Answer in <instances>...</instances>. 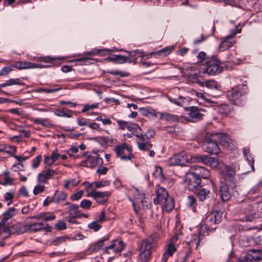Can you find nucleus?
<instances>
[{
	"label": "nucleus",
	"mask_w": 262,
	"mask_h": 262,
	"mask_svg": "<svg viewBox=\"0 0 262 262\" xmlns=\"http://www.w3.org/2000/svg\"><path fill=\"white\" fill-rule=\"evenodd\" d=\"M156 195L154 199V203L156 205L163 203L169 197L167 191L160 185L157 186Z\"/></svg>",
	"instance_id": "16"
},
{
	"label": "nucleus",
	"mask_w": 262,
	"mask_h": 262,
	"mask_svg": "<svg viewBox=\"0 0 262 262\" xmlns=\"http://www.w3.org/2000/svg\"><path fill=\"white\" fill-rule=\"evenodd\" d=\"M207 137L208 139L209 138L211 140L216 141L217 144L227 148H232L234 147V143H235L225 133H207Z\"/></svg>",
	"instance_id": "3"
},
{
	"label": "nucleus",
	"mask_w": 262,
	"mask_h": 262,
	"mask_svg": "<svg viewBox=\"0 0 262 262\" xmlns=\"http://www.w3.org/2000/svg\"><path fill=\"white\" fill-rule=\"evenodd\" d=\"M138 148L141 150L148 151L152 148V144L150 142H141L137 141Z\"/></svg>",
	"instance_id": "38"
},
{
	"label": "nucleus",
	"mask_w": 262,
	"mask_h": 262,
	"mask_svg": "<svg viewBox=\"0 0 262 262\" xmlns=\"http://www.w3.org/2000/svg\"><path fill=\"white\" fill-rule=\"evenodd\" d=\"M92 202L91 201L88 200H83L81 202L80 206L81 207L85 209L90 208L91 206Z\"/></svg>",
	"instance_id": "60"
},
{
	"label": "nucleus",
	"mask_w": 262,
	"mask_h": 262,
	"mask_svg": "<svg viewBox=\"0 0 262 262\" xmlns=\"http://www.w3.org/2000/svg\"><path fill=\"white\" fill-rule=\"evenodd\" d=\"M243 26V25L239 24L234 29L230 31V34L220 43L219 47L220 51H224L233 45L235 43L233 38L238 33L240 32Z\"/></svg>",
	"instance_id": "8"
},
{
	"label": "nucleus",
	"mask_w": 262,
	"mask_h": 262,
	"mask_svg": "<svg viewBox=\"0 0 262 262\" xmlns=\"http://www.w3.org/2000/svg\"><path fill=\"white\" fill-rule=\"evenodd\" d=\"M67 195L63 192H60L56 198L54 199L55 202L57 203L60 201H63L67 198Z\"/></svg>",
	"instance_id": "57"
},
{
	"label": "nucleus",
	"mask_w": 262,
	"mask_h": 262,
	"mask_svg": "<svg viewBox=\"0 0 262 262\" xmlns=\"http://www.w3.org/2000/svg\"><path fill=\"white\" fill-rule=\"evenodd\" d=\"M79 151L78 147L77 146L71 147L68 151L67 154L74 159H76L79 157L78 155H75L74 154L77 153Z\"/></svg>",
	"instance_id": "48"
},
{
	"label": "nucleus",
	"mask_w": 262,
	"mask_h": 262,
	"mask_svg": "<svg viewBox=\"0 0 262 262\" xmlns=\"http://www.w3.org/2000/svg\"><path fill=\"white\" fill-rule=\"evenodd\" d=\"M209 139V138L207 139V133H206L202 140L204 151L211 155L218 154L220 152V149L216 141Z\"/></svg>",
	"instance_id": "10"
},
{
	"label": "nucleus",
	"mask_w": 262,
	"mask_h": 262,
	"mask_svg": "<svg viewBox=\"0 0 262 262\" xmlns=\"http://www.w3.org/2000/svg\"><path fill=\"white\" fill-rule=\"evenodd\" d=\"M124 247L125 244L123 241L117 239L113 240L110 245V248H111L115 253L121 252Z\"/></svg>",
	"instance_id": "27"
},
{
	"label": "nucleus",
	"mask_w": 262,
	"mask_h": 262,
	"mask_svg": "<svg viewBox=\"0 0 262 262\" xmlns=\"http://www.w3.org/2000/svg\"><path fill=\"white\" fill-rule=\"evenodd\" d=\"M201 85H205L207 88L210 89L217 90L219 85L216 81L213 80H207L205 82H200Z\"/></svg>",
	"instance_id": "37"
},
{
	"label": "nucleus",
	"mask_w": 262,
	"mask_h": 262,
	"mask_svg": "<svg viewBox=\"0 0 262 262\" xmlns=\"http://www.w3.org/2000/svg\"><path fill=\"white\" fill-rule=\"evenodd\" d=\"M195 246V243L191 244V240L189 242H187L184 249L185 255L182 257L181 260H178L177 262H186L188 258L191 253V247Z\"/></svg>",
	"instance_id": "29"
},
{
	"label": "nucleus",
	"mask_w": 262,
	"mask_h": 262,
	"mask_svg": "<svg viewBox=\"0 0 262 262\" xmlns=\"http://www.w3.org/2000/svg\"><path fill=\"white\" fill-rule=\"evenodd\" d=\"M197 195L200 200L202 201L206 200L208 197V194L210 193V191L205 188H201L196 191Z\"/></svg>",
	"instance_id": "39"
},
{
	"label": "nucleus",
	"mask_w": 262,
	"mask_h": 262,
	"mask_svg": "<svg viewBox=\"0 0 262 262\" xmlns=\"http://www.w3.org/2000/svg\"><path fill=\"white\" fill-rule=\"evenodd\" d=\"M66 205L69 206V211L71 215L78 216L79 215V212L78 209L79 206L75 204H72L70 203H66Z\"/></svg>",
	"instance_id": "42"
},
{
	"label": "nucleus",
	"mask_w": 262,
	"mask_h": 262,
	"mask_svg": "<svg viewBox=\"0 0 262 262\" xmlns=\"http://www.w3.org/2000/svg\"><path fill=\"white\" fill-rule=\"evenodd\" d=\"M248 92L246 84L236 85L227 92L228 99L233 103L239 105L241 103V98Z\"/></svg>",
	"instance_id": "2"
},
{
	"label": "nucleus",
	"mask_w": 262,
	"mask_h": 262,
	"mask_svg": "<svg viewBox=\"0 0 262 262\" xmlns=\"http://www.w3.org/2000/svg\"><path fill=\"white\" fill-rule=\"evenodd\" d=\"M176 251V248L173 243H170L167 246L164 252L170 256H172L173 253Z\"/></svg>",
	"instance_id": "47"
},
{
	"label": "nucleus",
	"mask_w": 262,
	"mask_h": 262,
	"mask_svg": "<svg viewBox=\"0 0 262 262\" xmlns=\"http://www.w3.org/2000/svg\"><path fill=\"white\" fill-rule=\"evenodd\" d=\"M220 195L221 199L223 201H227L231 198L228 187L224 183H221L220 186Z\"/></svg>",
	"instance_id": "26"
},
{
	"label": "nucleus",
	"mask_w": 262,
	"mask_h": 262,
	"mask_svg": "<svg viewBox=\"0 0 262 262\" xmlns=\"http://www.w3.org/2000/svg\"><path fill=\"white\" fill-rule=\"evenodd\" d=\"M12 66L11 67H6L4 68L0 71V76H5L8 75L10 72L12 71Z\"/></svg>",
	"instance_id": "61"
},
{
	"label": "nucleus",
	"mask_w": 262,
	"mask_h": 262,
	"mask_svg": "<svg viewBox=\"0 0 262 262\" xmlns=\"http://www.w3.org/2000/svg\"><path fill=\"white\" fill-rule=\"evenodd\" d=\"M59 89H60L59 88L53 89L38 88V89H35V90H33V91L34 92H36V93L45 92L46 93H51L58 91Z\"/></svg>",
	"instance_id": "50"
},
{
	"label": "nucleus",
	"mask_w": 262,
	"mask_h": 262,
	"mask_svg": "<svg viewBox=\"0 0 262 262\" xmlns=\"http://www.w3.org/2000/svg\"><path fill=\"white\" fill-rule=\"evenodd\" d=\"M261 260H262V249H252L245 256V260L246 262Z\"/></svg>",
	"instance_id": "18"
},
{
	"label": "nucleus",
	"mask_w": 262,
	"mask_h": 262,
	"mask_svg": "<svg viewBox=\"0 0 262 262\" xmlns=\"http://www.w3.org/2000/svg\"><path fill=\"white\" fill-rule=\"evenodd\" d=\"M135 195L136 197V203H140L143 209H148L150 207V203L146 201L145 196L143 194L140 193L139 191L137 190L136 193L135 194Z\"/></svg>",
	"instance_id": "25"
},
{
	"label": "nucleus",
	"mask_w": 262,
	"mask_h": 262,
	"mask_svg": "<svg viewBox=\"0 0 262 262\" xmlns=\"http://www.w3.org/2000/svg\"><path fill=\"white\" fill-rule=\"evenodd\" d=\"M185 182L189 191L196 192L201 188V179L194 176L190 171L186 173Z\"/></svg>",
	"instance_id": "9"
},
{
	"label": "nucleus",
	"mask_w": 262,
	"mask_h": 262,
	"mask_svg": "<svg viewBox=\"0 0 262 262\" xmlns=\"http://www.w3.org/2000/svg\"><path fill=\"white\" fill-rule=\"evenodd\" d=\"M168 99L171 102L182 107L187 105L191 101L190 97H183L181 95L175 97H169Z\"/></svg>",
	"instance_id": "21"
},
{
	"label": "nucleus",
	"mask_w": 262,
	"mask_h": 262,
	"mask_svg": "<svg viewBox=\"0 0 262 262\" xmlns=\"http://www.w3.org/2000/svg\"><path fill=\"white\" fill-rule=\"evenodd\" d=\"M160 118L169 122H178L180 121L179 117L176 115L169 114L167 113H160Z\"/></svg>",
	"instance_id": "31"
},
{
	"label": "nucleus",
	"mask_w": 262,
	"mask_h": 262,
	"mask_svg": "<svg viewBox=\"0 0 262 262\" xmlns=\"http://www.w3.org/2000/svg\"><path fill=\"white\" fill-rule=\"evenodd\" d=\"M108 73L111 75L120 77H127L129 75V74L127 72H123L118 70L110 71Z\"/></svg>",
	"instance_id": "54"
},
{
	"label": "nucleus",
	"mask_w": 262,
	"mask_h": 262,
	"mask_svg": "<svg viewBox=\"0 0 262 262\" xmlns=\"http://www.w3.org/2000/svg\"><path fill=\"white\" fill-rule=\"evenodd\" d=\"M105 60L118 64H122L127 62L126 56L121 55H113L112 56L106 58Z\"/></svg>",
	"instance_id": "30"
},
{
	"label": "nucleus",
	"mask_w": 262,
	"mask_h": 262,
	"mask_svg": "<svg viewBox=\"0 0 262 262\" xmlns=\"http://www.w3.org/2000/svg\"><path fill=\"white\" fill-rule=\"evenodd\" d=\"M111 193V191H99L92 189L88 195L92 197L99 205H104L107 203Z\"/></svg>",
	"instance_id": "12"
},
{
	"label": "nucleus",
	"mask_w": 262,
	"mask_h": 262,
	"mask_svg": "<svg viewBox=\"0 0 262 262\" xmlns=\"http://www.w3.org/2000/svg\"><path fill=\"white\" fill-rule=\"evenodd\" d=\"M55 227L59 230H63L66 229L67 226L64 222L59 221L55 225Z\"/></svg>",
	"instance_id": "59"
},
{
	"label": "nucleus",
	"mask_w": 262,
	"mask_h": 262,
	"mask_svg": "<svg viewBox=\"0 0 262 262\" xmlns=\"http://www.w3.org/2000/svg\"><path fill=\"white\" fill-rule=\"evenodd\" d=\"M153 246L151 239H145L143 240L140 245V253L138 258V262H147L151 255V250Z\"/></svg>",
	"instance_id": "6"
},
{
	"label": "nucleus",
	"mask_w": 262,
	"mask_h": 262,
	"mask_svg": "<svg viewBox=\"0 0 262 262\" xmlns=\"http://www.w3.org/2000/svg\"><path fill=\"white\" fill-rule=\"evenodd\" d=\"M110 185V182L108 180H102L99 182L96 181L92 183H89V185L85 188V190L88 191L90 189L92 190V189L99 188L109 186Z\"/></svg>",
	"instance_id": "28"
},
{
	"label": "nucleus",
	"mask_w": 262,
	"mask_h": 262,
	"mask_svg": "<svg viewBox=\"0 0 262 262\" xmlns=\"http://www.w3.org/2000/svg\"><path fill=\"white\" fill-rule=\"evenodd\" d=\"M17 211L18 210L16 208L11 207L9 208L5 212H4L3 214V217L2 221L0 222L2 227L5 226V224L8 220L11 219L13 216L15 215L17 213ZM6 228V227H3L4 232L9 233L11 234V233H10L9 231H5V229Z\"/></svg>",
	"instance_id": "20"
},
{
	"label": "nucleus",
	"mask_w": 262,
	"mask_h": 262,
	"mask_svg": "<svg viewBox=\"0 0 262 262\" xmlns=\"http://www.w3.org/2000/svg\"><path fill=\"white\" fill-rule=\"evenodd\" d=\"M44 225L42 222H36L30 225H26L22 227L17 225L11 226L10 228H6L5 231H9L10 233L15 232L14 230L18 233H24L26 232H36L40 231L43 229Z\"/></svg>",
	"instance_id": "5"
},
{
	"label": "nucleus",
	"mask_w": 262,
	"mask_h": 262,
	"mask_svg": "<svg viewBox=\"0 0 262 262\" xmlns=\"http://www.w3.org/2000/svg\"><path fill=\"white\" fill-rule=\"evenodd\" d=\"M117 123L118 125L119 126L121 129L124 130L125 128H127V126L128 125L129 122H125L124 121L118 120L117 121Z\"/></svg>",
	"instance_id": "64"
},
{
	"label": "nucleus",
	"mask_w": 262,
	"mask_h": 262,
	"mask_svg": "<svg viewBox=\"0 0 262 262\" xmlns=\"http://www.w3.org/2000/svg\"><path fill=\"white\" fill-rule=\"evenodd\" d=\"M191 160L192 162L203 163V164L207 165L210 161H211V160H213V159H212V157H209L206 155H202L192 157L191 158Z\"/></svg>",
	"instance_id": "34"
},
{
	"label": "nucleus",
	"mask_w": 262,
	"mask_h": 262,
	"mask_svg": "<svg viewBox=\"0 0 262 262\" xmlns=\"http://www.w3.org/2000/svg\"><path fill=\"white\" fill-rule=\"evenodd\" d=\"M56 59H59V58L52 57L51 56L40 57L39 58V60L45 62H52Z\"/></svg>",
	"instance_id": "58"
},
{
	"label": "nucleus",
	"mask_w": 262,
	"mask_h": 262,
	"mask_svg": "<svg viewBox=\"0 0 262 262\" xmlns=\"http://www.w3.org/2000/svg\"><path fill=\"white\" fill-rule=\"evenodd\" d=\"M56 172L52 169H48L46 171H42L38 174L37 180L39 183H46L48 180L53 177Z\"/></svg>",
	"instance_id": "23"
},
{
	"label": "nucleus",
	"mask_w": 262,
	"mask_h": 262,
	"mask_svg": "<svg viewBox=\"0 0 262 262\" xmlns=\"http://www.w3.org/2000/svg\"><path fill=\"white\" fill-rule=\"evenodd\" d=\"M42 160V157L40 155L37 156L32 161V166L33 168L35 169L38 167L39 164Z\"/></svg>",
	"instance_id": "53"
},
{
	"label": "nucleus",
	"mask_w": 262,
	"mask_h": 262,
	"mask_svg": "<svg viewBox=\"0 0 262 262\" xmlns=\"http://www.w3.org/2000/svg\"><path fill=\"white\" fill-rule=\"evenodd\" d=\"M13 182V179L10 178L9 176L5 177L4 182L2 183L3 185H7L9 184H12Z\"/></svg>",
	"instance_id": "63"
},
{
	"label": "nucleus",
	"mask_w": 262,
	"mask_h": 262,
	"mask_svg": "<svg viewBox=\"0 0 262 262\" xmlns=\"http://www.w3.org/2000/svg\"><path fill=\"white\" fill-rule=\"evenodd\" d=\"M222 71L220 60L215 56L206 59L205 68L203 70V73H207L208 75H216Z\"/></svg>",
	"instance_id": "4"
},
{
	"label": "nucleus",
	"mask_w": 262,
	"mask_h": 262,
	"mask_svg": "<svg viewBox=\"0 0 262 262\" xmlns=\"http://www.w3.org/2000/svg\"><path fill=\"white\" fill-rule=\"evenodd\" d=\"M231 107L227 104H222L219 109V112L221 114H224L226 116L229 115L231 114Z\"/></svg>",
	"instance_id": "44"
},
{
	"label": "nucleus",
	"mask_w": 262,
	"mask_h": 262,
	"mask_svg": "<svg viewBox=\"0 0 262 262\" xmlns=\"http://www.w3.org/2000/svg\"><path fill=\"white\" fill-rule=\"evenodd\" d=\"M250 205L244 210V220L246 222H252L259 217L258 214L252 210Z\"/></svg>",
	"instance_id": "22"
},
{
	"label": "nucleus",
	"mask_w": 262,
	"mask_h": 262,
	"mask_svg": "<svg viewBox=\"0 0 262 262\" xmlns=\"http://www.w3.org/2000/svg\"><path fill=\"white\" fill-rule=\"evenodd\" d=\"M187 206L192 209L194 211L197 206V203L195 198L192 195H189L187 196L186 202Z\"/></svg>",
	"instance_id": "40"
},
{
	"label": "nucleus",
	"mask_w": 262,
	"mask_h": 262,
	"mask_svg": "<svg viewBox=\"0 0 262 262\" xmlns=\"http://www.w3.org/2000/svg\"><path fill=\"white\" fill-rule=\"evenodd\" d=\"M179 128L173 126H168L163 127V130H165L169 134L177 135Z\"/></svg>",
	"instance_id": "46"
},
{
	"label": "nucleus",
	"mask_w": 262,
	"mask_h": 262,
	"mask_svg": "<svg viewBox=\"0 0 262 262\" xmlns=\"http://www.w3.org/2000/svg\"><path fill=\"white\" fill-rule=\"evenodd\" d=\"M114 150L117 157L123 161L130 160L134 157L132 153V147L126 143L118 145L115 147Z\"/></svg>",
	"instance_id": "7"
},
{
	"label": "nucleus",
	"mask_w": 262,
	"mask_h": 262,
	"mask_svg": "<svg viewBox=\"0 0 262 262\" xmlns=\"http://www.w3.org/2000/svg\"><path fill=\"white\" fill-rule=\"evenodd\" d=\"M98 103L93 104H85L84 105L83 109L81 112L82 113H84L88 111H89L92 110H94V108L98 107Z\"/></svg>",
	"instance_id": "52"
},
{
	"label": "nucleus",
	"mask_w": 262,
	"mask_h": 262,
	"mask_svg": "<svg viewBox=\"0 0 262 262\" xmlns=\"http://www.w3.org/2000/svg\"><path fill=\"white\" fill-rule=\"evenodd\" d=\"M153 175L156 179L161 181L164 179V175L162 173V168L161 167H155Z\"/></svg>",
	"instance_id": "43"
},
{
	"label": "nucleus",
	"mask_w": 262,
	"mask_h": 262,
	"mask_svg": "<svg viewBox=\"0 0 262 262\" xmlns=\"http://www.w3.org/2000/svg\"><path fill=\"white\" fill-rule=\"evenodd\" d=\"M108 240V237L105 236L98 241L97 242L93 243L86 250L87 253L90 254L98 251L105 246V242H107Z\"/></svg>",
	"instance_id": "17"
},
{
	"label": "nucleus",
	"mask_w": 262,
	"mask_h": 262,
	"mask_svg": "<svg viewBox=\"0 0 262 262\" xmlns=\"http://www.w3.org/2000/svg\"><path fill=\"white\" fill-rule=\"evenodd\" d=\"M172 49L173 47H166L157 52H152L149 55H151V56L155 55L159 56H166L171 52Z\"/></svg>",
	"instance_id": "36"
},
{
	"label": "nucleus",
	"mask_w": 262,
	"mask_h": 262,
	"mask_svg": "<svg viewBox=\"0 0 262 262\" xmlns=\"http://www.w3.org/2000/svg\"><path fill=\"white\" fill-rule=\"evenodd\" d=\"M83 190H80L74 194H73L71 196V199L73 201H78L79 200L82 196L83 194Z\"/></svg>",
	"instance_id": "55"
},
{
	"label": "nucleus",
	"mask_w": 262,
	"mask_h": 262,
	"mask_svg": "<svg viewBox=\"0 0 262 262\" xmlns=\"http://www.w3.org/2000/svg\"><path fill=\"white\" fill-rule=\"evenodd\" d=\"M188 116L186 118L188 121L195 122L202 119L204 110L196 106L188 107L185 108Z\"/></svg>",
	"instance_id": "13"
},
{
	"label": "nucleus",
	"mask_w": 262,
	"mask_h": 262,
	"mask_svg": "<svg viewBox=\"0 0 262 262\" xmlns=\"http://www.w3.org/2000/svg\"><path fill=\"white\" fill-rule=\"evenodd\" d=\"M222 216V213L221 211H213L206 216L205 224L196 227V234L193 235L191 239V244L195 243L196 249H198L203 236L206 235V233L208 234L209 231H212L216 228L213 226L221 222Z\"/></svg>",
	"instance_id": "1"
},
{
	"label": "nucleus",
	"mask_w": 262,
	"mask_h": 262,
	"mask_svg": "<svg viewBox=\"0 0 262 262\" xmlns=\"http://www.w3.org/2000/svg\"><path fill=\"white\" fill-rule=\"evenodd\" d=\"M30 120L35 124H40L43 126L51 128L53 126V124L51 123V121L48 118H30Z\"/></svg>",
	"instance_id": "32"
},
{
	"label": "nucleus",
	"mask_w": 262,
	"mask_h": 262,
	"mask_svg": "<svg viewBox=\"0 0 262 262\" xmlns=\"http://www.w3.org/2000/svg\"><path fill=\"white\" fill-rule=\"evenodd\" d=\"M66 239H67V237L66 236L56 237L52 242V244L54 246H58L64 242Z\"/></svg>",
	"instance_id": "51"
},
{
	"label": "nucleus",
	"mask_w": 262,
	"mask_h": 262,
	"mask_svg": "<svg viewBox=\"0 0 262 262\" xmlns=\"http://www.w3.org/2000/svg\"><path fill=\"white\" fill-rule=\"evenodd\" d=\"M243 154L245 159L247 161V163L248 164V167L246 169H243V173H247L250 172L251 171H253L254 170V160L252 155L250 153L249 150L246 148L243 149Z\"/></svg>",
	"instance_id": "19"
},
{
	"label": "nucleus",
	"mask_w": 262,
	"mask_h": 262,
	"mask_svg": "<svg viewBox=\"0 0 262 262\" xmlns=\"http://www.w3.org/2000/svg\"><path fill=\"white\" fill-rule=\"evenodd\" d=\"M160 204L162 205L163 210L167 212L171 211L174 208V202L172 198L168 197Z\"/></svg>",
	"instance_id": "33"
},
{
	"label": "nucleus",
	"mask_w": 262,
	"mask_h": 262,
	"mask_svg": "<svg viewBox=\"0 0 262 262\" xmlns=\"http://www.w3.org/2000/svg\"><path fill=\"white\" fill-rule=\"evenodd\" d=\"M113 52V51L108 49H95L91 51L85 53V54L96 55L101 54L102 55H104L106 54V52Z\"/></svg>",
	"instance_id": "41"
},
{
	"label": "nucleus",
	"mask_w": 262,
	"mask_h": 262,
	"mask_svg": "<svg viewBox=\"0 0 262 262\" xmlns=\"http://www.w3.org/2000/svg\"><path fill=\"white\" fill-rule=\"evenodd\" d=\"M128 56L126 57L127 63H132L136 62L138 57H141L142 59H146L151 57V55L145 54V52L139 50L133 51H125Z\"/></svg>",
	"instance_id": "14"
},
{
	"label": "nucleus",
	"mask_w": 262,
	"mask_h": 262,
	"mask_svg": "<svg viewBox=\"0 0 262 262\" xmlns=\"http://www.w3.org/2000/svg\"><path fill=\"white\" fill-rule=\"evenodd\" d=\"M129 132L133 133V134H139V131L141 130L140 126L136 124L128 123L127 128Z\"/></svg>",
	"instance_id": "45"
},
{
	"label": "nucleus",
	"mask_w": 262,
	"mask_h": 262,
	"mask_svg": "<svg viewBox=\"0 0 262 262\" xmlns=\"http://www.w3.org/2000/svg\"><path fill=\"white\" fill-rule=\"evenodd\" d=\"M74 112L67 108L57 109L55 112V115L58 117L71 118L73 115Z\"/></svg>",
	"instance_id": "35"
},
{
	"label": "nucleus",
	"mask_w": 262,
	"mask_h": 262,
	"mask_svg": "<svg viewBox=\"0 0 262 262\" xmlns=\"http://www.w3.org/2000/svg\"><path fill=\"white\" fill-rule=\"evenodd\" d=\"M189 158L185 151L174 154L168 160V164L170 166L179 165L183 166L189 161Z\"/></svg>",
	"instance_id": "11"
},
{
	"label": "nucleus",
	"mask_w": 262,
	"mask_h": 262,
	"mask_svg": "<svg viewBox=\"0 0 262 262\" xmlns=\"http://www.w3.org/2000/svg\"><path fill=\"white\" fill-rule=\"evenodd\" d=\"M98 223L99 222L96 220L89 224L88 225V227L90 229L93 230L94 231L97 232L101 228V226L98 224Z\"/></svg>",
	"instance_id": "49"
},
{
	"label": "nucleus",
	"mask_w": 262,
	"mask_h": 262,
	"mask_svg": "<svg viewBox=\"0 0 262 262\" xmlns=\"http://www.w3.org/2000/svg\"><path fill=\"white\" fill-rule=\"evenodd\" d=\"M85 155L88 157L86 160V164L88 166L94 167L98 165L102 164L103 163L102 159L98 156H92L88 155V152L85 153Z\"/></svg>",
	"instance_id": "24"
},
{
	"label": "nucleus",
	"mask_w": 262,
	"mask_h": 262,
	"mask_svg": "<svg viewBox=\"0 0 262 262\" xmlns=\"http://www.w3.org/2000/svg\"><path fill=\"white\" fill-rule=\"evenodd\" d=\"M45 186L43 185H37L35 186L33 190V193L34 195H37L39 193L42 192L44 191Z\"/></svg>",
	"instance_id": "56"
},
{
	"label": "nucleus",
	"mask_w": 262,
	"mask_h": 262,
	"mask_svg": "<svg viewBox=\"0 0 262 262\" xmlns=\"http://www.w3.org/2000/svg\"><path fill=\"white\" fill-rule=\"evenodd\" d=\"M135 136L139 138V140L138 141H140L141 142H149V138H148L147 135H146L138 134H135Z\"/></svg>",
	"instance_id": "62"
},
{
	"label": "nucleus",
	"mask_w": 262,
	"mask_h": 262,
	"mask_svg": "<svg viewBox=\"0 0 262 262\" xmlns=\"http://www.w3.org/2000/svg\"><path fill=\"white\" fill-rule=\"evenodd\" d=\"M199 179H207L210 176L209 170L203 166L194 165L191 166L189 170Z\"/></svg>",
	"instance_id": "15"
}]
</instances>
